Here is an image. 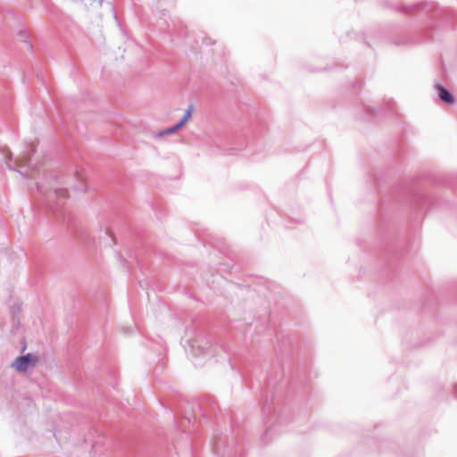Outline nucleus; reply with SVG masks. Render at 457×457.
Segmentation results:
<instances>
[{
    "label": "nucleus",
    "instance_id": "f03ea898",
    "mask_svg": "<svg viewBox=\"0 0 457 457\" xmlns=\"http://www.w3.org/2000/svg\"><path fill=\"white\" fill-rule=\"evenodd\" d=\"M435 87H436V89L437 91V95H438L439 98L443 102H445L446 104H453L455 103L454 96L445 87H443L440 84H436Z\"/></svg>",
    "mask_w": 457,
    "mask_h": 457
},
{
    "label": "nucleus",
    "instance_id": "7ed1b4c3",
    "mask_svg": "<svg viewBox=\"0 0 457 457\" xmlns=\"http://www.w3.org/2000/svg\"><path fill=\"white\" fill-rule=\"evenodd\" d=\"M68 197V192L66 189H57L50 193L48 199L49 201L57 200L58 205H62L64 199Z\"/></svg>",
    "mask_w": 457,
    "mask_h": 457
},
{
    "label": "nucleus",
    "instance_id": "f257e3e1",
    "mask_svg": "<svg viewBox=\"0 0 457 457\" xmlns=\"http://www.w3.org/2000/svg\"><path fill=\"white\" fill-rule=\"evenodd\" d=\"M37 358L30 353L17 357L12 363V367L18 372H26L29 368H34Z\"/></svg>",
    "mask_w": 457,
    "mask_h": 457
},
{
    "label": "nucleus",
    "instance_id": "20e7f679",
    "mask_svg": "<svg viewBox=\"0 0 457 457\" xmlns=\"http://www.w3.org/2000/svg\"><path fill=\"white\" fill-rule=\"evenodd\" d=\"M193 111H194L193 105H189L188 108L186 110L181 120L178 122V125L180 128H182L191 119Z\"/></svg>",
    "mask_w": 457,
    "mask_h": 457
},
{
    "label": "nucleus",
    "instance_id": "6e6552de",
    "mask_svg": "<svg viewBox=\"0 0 457 457\" xmlns=\"http://www.w3.org/2000/svg\"><path fill=\"white\" fill-rule=\"evenodd\" d=\"M109 8H110V11L112 12V7L110 5Z\"/></svg>",
    "mask_w": 457,
    "mask_h": 457
},
{
    "label": "nucleus",
    "instance_id": "39448f33",
    "mask_svg": "<svg viewBox=\"0 0 457 457\" xmlns=\"http://www.w3.org/2000/svg\"><path fill=\"white\" fill-rule=\"evenodd\" d=\"M76 177L79 180V185L77 186V189L85 192L87 187L84 181V178L79 171L76 172Z\"/></svg>",
    "mask_w": 457,
    "mask_h": 457
},
{
    "label": "nucleus",
    "instance_id": "423d86ee",
    "mask_svg": "<svg viewBox=\"0 0 457 457\" xmlns=\"http://www.w3.org/2000/svg\"><path fill=\"white\" fill-rule=\"evenodd\" d=\"M181 128L178 125V123L172 127L166 129L167 135H170L180 129Z\"/></svg>",
    "mask_w": 457,
    "mask_h": 457
},
{
    "label": "nucleus",
    "instance_id": "0eeeda50",
    "mask_svg": "<svg viewBox=\"0 0 457 457\" xmlns=\"http://www.w3.org/2000/svg\"><path fill=\"white\" fill-rule=\"evenodd\" d=\"M164 136H167L166 129L161 130L156 133L157 137H164Z\"/></svg>",
    "mask_w": 457,
    "mask_h": 457
}]
</instances>
